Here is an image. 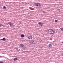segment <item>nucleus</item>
Masks as SVG:
<instances>
[{"label": "nucleus", "mask_w": 63, "mask_h": 63, "mask_svg": "<svg viewBox=\"0 0 63 63\" xmlns=\"http://www.w3.org/2000/svg\"><path fill=\"white\" fill-rule=\"evenodd\" d=\"M47 32L50 34H54L55 32L52 29H49L47 30Z\"/></svg>", "instance_id": "obj_1"}, {"label": "nucleus", "mask_w": 63, "mask_h": 63, "mask_svg": "<svg viewBox=\"0 0 63 63\" xmlns=\"http://www.w3.org/2000/svg\"><path fill=\"white\" fill-rule=\"evenodd\" d=\"M30 44H32V45H35L36 43L35 42V41L33 40H31L30 41Z\"/></svg>", "instance_id": "obj_2"}, {"label": "nucleus", "mask_w": 63, "mask_h": 63, "mask_svg": "<svg viewBox=\"0 0 63 63\" xmlns=\"http://www.w3.org/2000/svg\"><path fill=\"white\" fill-rule=\"evenodd\" d=\"M20 45L21 48H24L25 46H24V45H23L22 44H20Z\"/></svg>", "instance_id": "obj_3"}, {"label": "nucleus", "mask_w": 63, "mask_h": 63, "mask_svg": "<svg viewBox=\"0 0 63 63\" xmlns=\"http://www.w3.org/2000/svg\"><path fill=\"white\" fill-rule=\"evenodd\" d=\"M38 25L39 26H42L43 25V23L41 22H39Z\"/></svg>", "instance_id": "obj_4"}, {"label": "nucleus", "mask_w": 63, "mask_h": 63, "mask_svg": "<svg viewBox=\"0 0 63 63\" xmlns=\"http://www.w3.org/2000/svg\"><path fill=\"white\" fill-rule=\"evenodd\" d=\"M28 38L30 40L32 39V36L31 35L30 36L28 37Z\"/></svg>", "instance_id": "obj_5"}, {"label": "nucleus", "mask_w": 63, "mask_h": 63, "mask_svg": "<svg viewBox=\"0 0 63 63\" xmlns=\"http://www.w3.org/2000/svg\"><path fill=\"white\" fill-rule=\"evenodd\" d=\"M35 5H36V6H38L39 5H40V3H35Z\"/></svg>", "instance_id": "obj_6"}, {"label": "nucleus", "mask_w": 63, "mask_h": 63, "mask_svg": "<svg viewBox=\"0 0 63 63\" xmlns=\"http://www.w3.org/2000/svg\"><path fill=\"white\" fill-rule=\"evenodd\" d=\"M11 26V27H12V26H13L14 25H13V23H11L9 24Z\"/></svg>", "instance_id": "obj_7"}, {"label": "nucleus", "mask_w": 63, "mask_h": 63, "mask_svg": "<svg viewBox=\"0 0 63 63\" xmlns=\"http://www.w3.org/2000/svg\"><path fill=\"white\" fill-rule=\"evenodd\" d=\"M21 36L22 38H23L25 36L24 35L22 34L21 35Z\"/></svg>", "instance_id": "obj_8"}, {"label": "nucleus", "mask_w": 63, "mask_h": 63, "mask_svg": "<svg viewBox=\"0 0 63 63\" xmlns=\"http://www.w3.org/2000/svg\"><path fill=\"white\" fill-rule=\"evenodd\" d=\"M0 40H2V41H5L6 39L5 38H3V39H0Z\"/></svg>", "instance_id": "obj_9"}, {"label": "nucleus", "mask_w": 63, "mask_h": 63, "mask_svg": "<svg viewBox=\"0 0 63 63\" xmlns=\"http://www.w3.org/2000/svg\"><path fill=\"white\" fill-rule=\"evenodd\" d=\"M48 47H52V46L51 44H49L48 45Z\"/></svg>", "instance_id": "obj_10"}, {"label": "nucleus", "mask_w": 63, "mask_h": 63, "mask_svg": "<svg viewBox=\"0 0 63 63\" xmlns=\"http://www.w3.org/2000/svg\"><path fill=\"white\" fill-rule=\"evenodd\" d=\"M17 59L16 58H15L13 59L14 61H16Z\"/></svg>", "instance_id": "obj_11"}, {"label": "nucleus", "mask_w": 63, "mask_h": 63, "mask_svg": "<svg viewBox=\"0 0 63 63\" xmlns=\"http://www.w3.org/2000/svg\"><path fill=\"white\" fill-rule=\"evenodd\" d=\"M61 29V30L62 31H63V27L60 28Z\"/></svg>", "instance_id": "obj_12"}, {"label": "nucleus", "mask_w": 63, "mask_h": 63, "mask_svg": "<svg viewBox=\"0 0 63 63\" xmlns=\"http://www.w3.org/2000/svg\"><path fill=\"white\" fill-rule=\"evenodd\" d=\"M3 9H6V7L5 6L3 7Z\"/></svg>", "instance_id": "obj_13"}, {"label": "nucleus", "mask_w": 63, "mask_h": 63, "mask_svg": "<svg viewBox=\"0 0 63 63\" xmlns=\"http://www.w3.org/2000/svg\"><path fill=\"white\" fill-rule=\"evenodd\" d=\"M55 22H57V21H58V20H55Z\"/></svg>", "instance_id": "obj_14"}, {"label": "nucleus", "mask_w": 63, "mask_h": 63, "mask_svg": "<svg viewBox=\"0 0 63 63\" xmlns=\"http://www.w3.org/2000/svg\"><path fill=\"white\" fill-rule=\"evenodd\" d=\"M0 63H4V62L0 61Z\"/></svg>", "instance_id": "obj_15"}, {"label": "nucleus", "mask_w": 63, "mask_h": 63, "mask_svg": "<svg viewBox=\"0 0 63 63\" xmlns=\"http://www.w3.org/2000/svg\"><path fill=\"white\" fill-rule=\"evenodd\" d=\"M2 26H3V25L2 24H0V27H2Z\"/></svg>", "instance_id": "obj_16"}, {"label": "nucleus", "mask_w": 63, "mask_h": 63, "mask_svg": "<svg viewBox=\"0 0 63 63\" xmlns=\"http://www.w3.org/2000/svg\"><path fill=\"white\" fill-rule=\"evenodd\" d=\"M61 43H62V44H63V41Z\"/></svg>", "instance_id": "obj_17"}, {"label": "nucleus", "mask_w": 63, "mask_h": 63, "mask_svg": "<svg viewBox=\"0 0 63 63\" xmlns=\"http://www.w3.org/2000/svg\"><path fill=\"white\" fill-rule=\"evenodd\" d=\"M62 55L63 56V54H62Z\"/></svg>", "instance_id": "obj_18"}, {"label": "nucleus", "mask_w": 63, "mask_h": 63, "mask_svg": "<svg viewBox=\"0 0 63 63\" xmlns=\"http://www.w3.org/2000/svg\"><path fill=\"white\" fill-rule=\"evenodd\" d=\"M8 24H9V23H8Z\"/></svg>", "instance_id": "obj_19"}, {"label": "nucleus", "mask_w": 63, "mask_h": 63, "mask_svg": "<svg viewBox=\"0 0 63 63\" xmlns=\"http://www.w3.org/2000/svg\"><path fill=\"white\" fill-rule=\"evenodd\" d=\"M59 12H60V11H59Z\"/></svg>", "instance_id": "obj_20"}]
</instances>
